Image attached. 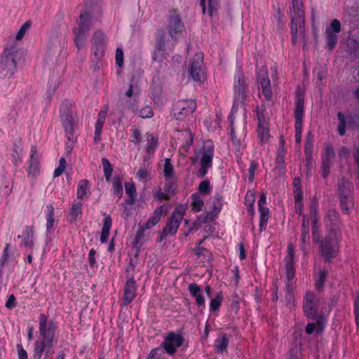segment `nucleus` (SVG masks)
I'll use <instances>...</instances> for the list:
<instances>
[{
	"instance_id": "f257e3e1",
	"label": "nucleus",
	"mask_w": 359,
	"mask_h": 359,
	"mask_svg": "<svg viewBox=\"0 0 359 359\" xmlns=\"http://www.w3.org/2000/svg\"><path fill=\"white\" fill-rule=\"evenodd\" d=\"M56 325L53 321L47 322L45 314L41 313L39 316V332L41 339H37L34 344V359H41L42 354L45 353V359L53 353V347L57 342L55 338Z\"/></svg>"
},
{
	"instance_id": "f03ea898",
	"label": "nucleus",
	"mask_w": 359,
	"mask_h": 359,
	"mask_svg": "<svg viewBox=\"0 0 359 359\" xmlns=\"http://www.w3.org/2000/svg\"><path fill=\"white\" fill-rule=\"evenodd\" d=\"M20 59V52L19 43L14 41L8 42L1 55V74L5 78L12 77L17 72V65Z\"/></svg>"
},
{
	"instance_id": "7ed1b4c3",
	"label": "nucleus",
	"mask_w": 359,
	"mask_h": 359,
	"mask_svg": "<svg viewBox=\"0 0 359 359\" xmlns=\"http://www.w3.org/2000/svg\"><path fill=\"white\" fill-rule=\"evenodd\" d=\"M291 15V32L293 43H296L297 39L298 31L304 38V11L303 10L302 0H292V7L290 8Z\"/></svg>"
},
{
	"instance_id": "20e7f679",
	"label": "nucleus",
	"mask_w": 359,
	"mask_h": 359,
	"mask_svg": "<svg viewBox=\"0 0 359 359\" xmlns=\"http://www.w3.org/2000/svg\"><path fill=\"white\" fill-rule=\"evenodd\" d=\"M78 27L73 30L74 34V43L78 49L83 47L86 39V35L92 25V16L88 12L80 14L78 20Z\"/></svg>"
},
{
	"instance_id": "39448f33",
	"label": "nucleus",
	"mask_w": 359,
	"mask_h": 359,
	"mask_svg": "<svg viewBox=\"0 0 359 359\" xmlns=\"http://www.w3.org/2000/svg\"><path fill=\"white\" fill-rule=\"evenodd\" d=\"M92 62L95 63V69H100L99 63L105 54L106 44L104 34L95 31L91 39Z\"/></svg>"
},
{
	"instance_id": "423d86ee",
	"label": "nucleus",
	"mask_w": 359,
	"mask_h": 359,
	"mask_svg": "<svg viewBox=\"0 0 359 359\" xmlns=\"http://www.w3.org/2000/svg\"><path fill=\"white\" fill-rule=\"evenodd\" d=\"M338 251V238L334 231H329L321 241L320 252L327 262L337 256Z\"/></svg>"
},
{
	"instance_id": "0eeeda50",
	"label": "nucleus",
	"mask_w": 359,
	"mask_h": 359,
	"mask_svg": "<svg viewBox=\"0 0 359 359\" xmlns=\"http://www.w3.org/2000/svg\"><path fill=\"white\" fill-rule=\"evenodd\" d=\"M196 109V102L194 100H180L173 105L172 114L176 120L184 121Z\"/></svg>"
},
{
	"instance_id": "6e6552de",
	"label": "nucleus",
	"mask_w": 359,
	"mask_h": 359,
	"mask_svg": "<svg viewBox=\"0 0 359 359\" xmlns=\"http://www.w3.org/2000/svg\"><path fill=\"white\" fill-rule=\"evenodd\" d=\"M189 76L195 82L202 83L206 75L203 64V55L201 53H196L189 67Z\"/></svg>"
},
{
	"instance_id": "1a4fd4ad",
	"label": "nucleus",
	"mask_w": 359,
	"mask_h": 359,
	"mask_svg": "<svg viewBox=\"0 0 359 359\" xmlns=\"http://www.w3.org/2000/svg\"><path fill=\"white\" fill-rule=\"evenodd\" d=\"M214 148V145L211 142H206L203 146L201 167L198 170L199 175L201 177H204L206 175L208 170L212 165Z\"/></svg>"
},
{
	"instance_id": "9d476101",
	"label": "nucleus",
	"mask_w": 359,
	"mask_h": 359,
	"mask_svg": "<svg viewBox=\"0 0 359 359\" xmlns=\"http://www.w3.org/2000/svg\"><path fill=\"white\" fill-rule=\"evenodd\" d=\"M184 343V338L180 334L170 332L164 339L161 346L165 352L172 355L175 353L177 348L180 347Z\"/></svg>"
},
{
	"instance_id": "9b49d317",
	"label": "nucleus",
	"mask_w": 359,
	"mask_h": 359,
	"mask_svg": "<svg viewBox=\"0 0 359 359\" xmlns=\"http://www.w3.org/2000/svg\"><path fill=\"white\" fill-rule=\"evenodd\" d=\"M304 314L309 318H314L318 310V299L311 292H307L303 301Z\"/></svg>"
},
{
	"instance_id": "f8f14e48",
	"label": "nucleus",
	"mask_w": 359,
	"mask_h": 359,
	"mask_svg": "<svg viewBox=\"0 0 359 359\" xmlns=\"http://www.w3.org/2000/svg\"><path fill=\"white\" fill-rule=\"evenodd\" d=\"M335 153L332 147L327 144L323 151L321 158V172L323 178H326L330 172V163L334 158Z\"/></svg>"
},
{
	"instance_id": "ddd939ff",
	"label": "nucleus",
	"mask_w": 359,
	"mask_h": 359,
	"mask_svg": "<svg viewBox=\"0 0 359 359\" xmlns=\"http://www.w3.org/2000/svg\"><path fill=\"white\" fill-rule=\"evenodd\" d=\"M184 29V23L182 22L181 18L178 15H174L170 18L168 31L172 39H177Z\"/></svg>"
},
{
	"instance_id": "4468645a",
	"label": "nucleus",
	"mask_w": 359,
	"mask_h": 359,
	"mask_svg": "<svg viewBox=\"0 0 359 359\" xmlns=\"http://www.w3.org/2000/svg\"><path fill=\"white\" fill-rule=\"evenodd\" d=\"M183 213L180 211L175 210L169 222L163 229V233L165 235H174L176 233L177 229L182 220Z\"/></svg>"
},
{
	"instance_id": "2eb2a0df",
	"label": "nucleus",
	"mask_w": 359,
	"mask_h": 359,
	"mask_svg": "<svg viewBox=\"0 0 359 359\" xmlns=\"http://www.w3.org/2000/svg\"><path fill=\"white\" fill-rule=\"evenodd\" d=\"M236 83H235V100L236 102H239L241 103H243V101L246 97L245 89L247 88V85L245 81L243 76L241 74H238L236 76Z\"/></svg>"
},
{
	"instance_id": "dca6fc26",
	"label": "nucleus",
	"mask_w": 359,
	"mask_h": 359,
	"mask_svg": "<svg viewBox=\"0 0 359 359\" xmlns=\"http://www.w3.org/2000/svg\"><path fill=\"white\" fill-rule=\"evenodd\" d=\"M136 292V282L133 278L128 279L125 285L123 304V306L129 304L135 298Z\"/></svg>"
},
{
	"instance_id": "f3484780",
	"label": "nucleus",
	"mask_w": 359,
	"mask_h": 359,
	"mask_svg": "<svg viewBox=\"0 0 359 359\" xmlns=\"http://www.w3.org/2000/svg\"><path fill=\"white\" fill-rule=\"evenodd\" d=\"M61 120L68 140L69 141L72 140L74 137V128L75 125V120L72 114L69 112L64 113L61 116Z\"/></svg>"
},
{
	"instance_id": "a211bd4d",
	"label": "nucleus",
	"mask_w": 359,
	"mask_h": 359,
	"mask_svg": "<svg viewBox=\"0 0 359 359\" xmlns=\"http://www.w3.org/2000/svg\"><path fill=\"white\" fill-rule=\"evenodd\" d=\"M325 222L327 226L330 228V231H334L337 234L340 224L339 213L335 210H329Z\"/></svg>"
},
{
	"instance_id": "6ab92c4d",
	"label": "nucleus",
	"mask_w": 359,
	"mask_h": 359,
	"mask_svg": "<svg viewBox=\"0 0 359 359\" xmlns=\"http://www.w3.org/2000/svg\"><path fill=\"white\" fill-rule=\"evenodd\" d=\"M39 158L40 156L37 151L36 147L35 146H32L31 147V156L29 160V166L28 169L29 175L34 176L39 173Z\"/></svg>"
},
{
	"instance_id": "aec40b11",
	"label": "nucleus",
	"mask_w": 359,
	"mask_h": 359,
	"mask_svg": "<svg viewBox=\"0 0 359 359\" xmlns=\"http://www.w3.org/2000/svg\"><path fill=\"white\" fill-rule=\"evenodd\" d=\"M229 119L231 121V140L233 143L239 144L241 140L245 136V131L243 125H240L237 128L233 126V115L229 116Z\"/></svg>"
},
{
	"instance_id": "412c9836",
	"label": "nucleus",
	"mask_w": 359,
	"mask_h": 359,
	"mask_svg": "<svg viewBox=\"0 0 359 359\" xmlns=\"http://www.w3.org/2000/svg\"><path fill=\"white\" fill-rule=\"evenodd\" d=\"M118 109L123 114L126 110H131L134 113H137V102L135 99L133 100H127L124 97H120L116 104Z\"/></svg>"
},
{
	"instance_id": "4be33fe9",
	"label": "nucleus",
	"mask_w": 359,
	"mask_h": 359,
	"mask_svg": "<svg viewBox=\"0 0 359 359\" xmlns=\"http://www.w3.org/2000/svg\"><path fill=\"white\" fill-rule=\"evenodd\" d=\"M337 194L339 198H343L353 195V186L345 179H341L338 182Z\"/></svg>"
},
{
	"instance_id": "5701e85b",
	"label": "nucleus",
	"mask_w": 359,
	"mask_h": 359,
	"mask_svg": "<svg viewBox=\"0 0 359 359\" xmlns=\"http://www.w3.org/2000/svg\"><path fill=\"white\" fill-rule=\"evenodd\" d=\"M262 114H258L257 118H258V137L262 142H267L270 135H269V131L266 126V123H265L264 120L262 119Z\"/></svg>"
},
{
	"instance_id": "b1692460",
	"label": "nucleus",
	"mask_w": 359,
	"mask_h": 359,
	"mask_svg": "<svg viewBox=\"0 0 359 359\" xmlns=\"http://www.w3.org/2000/svg\"><path fill=\"white\" fill-rule=\"evenodd\" d=\"M107 107L105 110H101L97 116V119L95 125V137L94 140L95 142L100 141V136L102 133V126L105 122L107 116Z\"/></svg>"
},
{
	"instance_id": "393cba45",
	"label": "nucleus",
	"mask_w": 359,
	"mask_h": 359,
	"mask_svg": "<svg viewBox=\"0 0 359 359\" xmlns=\"http://www.w3.org/2000/svg\"><path fill=\"white\" fill-rule=\"evenodd\" d=\"M33 229L31 226H26L21 236H18V238H22V244L32 248L34 246L33 243Z\"/></svg>"
},
{
	"instance_id": "a878e982",
	"label": "nucleus",
	"mask_w": 359,
	"mask_h": 359,
	"mask_svg": "<svg viewBox=\"0 0 359 359\" xmlns=\"http://www.w3.org/2000/svg\"><path fill=\"white\" fill-rule=\"evenodd\" d=\"M339 200L342 212L344 214H349L354 206L353 196L339 198Z\"/></svg>"
},
{
	"instance_id": "bb28decb",
	"label": "nucleus",
	"mask_w": 359,
	"mask_h": 359,
	"mask_svg": "<svg viewBox=\"0 0 359 359\" xmlns=\"http://www.w3.org/2000/svg\"><path fill=\"white\" fill-rule=\"evenodd\" d=\"M163 206L161 205V206L157 208L154 210L152 216L148 219V221L145 224L144 227L146 229H149L153 227L154 225H156L160 221L161 217L163 211Z\"/></svg>"
},
{
	"instance_id": "cd10ccee",
	"label": "nucleus",
	"mask_w": 359,
	"mask_h": 359,
	"mask_svg": "<svg viewBox=\"0 0 359 359\" xmlns=\"http://www.w3.org/2000/svg\"><path fill=\"white\" fill-rule=\"evenodd\" d=\"M163 206L161 205V206L157 208L154 210L152 216L148 219V221L145 224L144 227L146 229H149L153 227L154 225H156L160 221L161 217L163 211Z\"/></svg>"
},
{
	"instance_id": "c85d7f7f",
	"label": "nucleus",
	"mask_w": 359,
	"mask_h": 359,
	"mask_svg": "<svg viewBox=\"0 0 359 359\" xmlns=\"http://www.w3.org/2000/svg\"><path fill=\"white\" fill-rule=\"evenodd\" d=\"M267 68L262 67L258 73L257 79L262 88H271L270 80L267 75Z\"/></svg>"
},
{
	"instance_id": "c756f323",
	"label": "nucleus",
	"mask_w": 359,
	"mask_h": 359,
	"mask_svg": "<svg viewBox=\"0 0 359 359\" xmlns=\"http://www.w3.org/2000/svg\"><path fill=\"white\" fill-rule=\"evenodd\" d=\"M112 220L109 215L105 216L104 219V224L101 232L100 241L104 243H106L107 239L109 234V230L111 226Z\"/></svg>"
},
{
	"instance_id": "7c9ffc66",
	"label": "nucleus",
	"mask_w": 359,
	"mask_h": 359,
	"mask_svg": "<svg viewBox=\"0 0 359 359\" xmlns=\"http://www.w3.org/2000/svg\"><path fill=\"white\" fill-rule=\"evenodd\" d=\"M82 203L81 202H74L72 204V207L70 208L69 211V217H70V222H74L76 221L79 217L81 216L82 210H81Z\"/></svg>"
},
{
	"instance_id": "2f4dec72",
	"label": "nucleus",
	"mask_w": 359,
	"mask_h": 359,
	"mask_svg": "<svg viewBox=\"0 0 359 359\" xmlns=\"http://www.w3.org/2000/svg\"><path fill=\"white\" fill-rule=\"evenodd\" d=\"M327 47L333 50L338 41L337 33L325 29V32Z\"/></svg>"
},
{
	"instance_id": "473e14b6",
	"label": "nucleus",
	"mask_w": 359,
	"mask_h": 359,
	"mask_svg": "<svg viewBox=\"0 0 359 359\" xmlns=\"http://www.w3.org/2000/svg\"><path fill=\"white\" fill-rule=\"evenodd\" d=\"M88 194H90V185L88 181L86 180H81L78 186L77 198L79 199H82Z\"/></svg>"
},
{
	"instance_id": "72a5a7b5",
	"label": "nucleus",
	"mask_w": 359,
	"mask_h": 359,
	"mask_svg": "<svg viewBox=\"0 0 359 359\" xmlns=\"http://www.w3.org/2000/svg\"><path fill=\"white\" fill-rule=\"evenodd\" d=\"M260 212L259 229L263 231L266 229V224L269 219V208L264 206L259 208Z\"/></svg>"
},
{
	"instance_id": "f704fd0d",
	"label": "nucleus",
	"mask_w": 359,
	"mask_h": 359,
	"mask_svg": "<svg viewBox=\"0 0 359 359\" xmlns=\"http://www.w3.org/2000/svg\"><path fill=\"white\" fill-rule=\"evenodd\" d=\"M191 207L194 212H199L203 206V200L198 193H194L191 196Z\"/></svg>"
},
{
	"instance_id": "c9c22d12",
	"label": "nucleus",
	"mask_w": 359,
	"mask_h": 359,
	"mask_svg": "<svg viewBox=\"0 0 359 359\" xmlns=\"http://www.w3.org/2000/svg\"><path fill=\"white\" fill-rule=\"evenodd\" d=\"M222 208L221 203L217 201V204H213V210L207 212L205 215H202L203 217L206 220V222H209L215 220V219L217 217L219 212H220Z\"/></svg>"
},
{
	"instance_id": "e433bc0d",
	"label": "nucleus",
	"mask_w": 359,
	"mask_h": 359,
	"mask_svg": "<svg viewBox=\"0 0 359 359\" xmlns=\"http://www.w3.org/2000/svg\"><path fill=\"white\" fill-rule=\"evenodd\" d=\"M111 182L114 194H116L120 198L123 194V186L121 178L118 176H114L111 179Z\"/></svg>"
},
{
	"instance_id": "4c0bfd02",
	"label": "nucleus",
	"mask_w": 359,
	"mask_h": 359,
	"mask_svg": "<svg viewBox=\"0 0 359 359\" xmlns=\"http://www.w3.org/2000/svg\"><path fill=\"white\" fill-rule=\"evenodd\" d=\"M163 176L165 179H171L175 177L174 167L171 163L170 158H166L163 167Z\"/></svg>"
},
{
	"instance_id": "58836bf2",
	"label": "nucleus",
	"mask_w": 359,
	"mask_h": 359,
	"mask_svg": "<svg viewBox=\"0 0 359 359\" xmlns=\"http://www.w3.org/2000/svg\"><path fill=\"white\" fill-rule=\"evenodd\" d=\"M304 114V99L298 98L296 102L294 117L296 121L302 122V117Z\"/></svg>"
},
{
	"instance_id": "ea45409f",
	"label": "nucleus",
	"mask_w": 359,
	"mask_h": 359,
	"mask_svg": "<svg viewBox=\"0 0 359 359\" xmlns=\"http://www.w3.org/2000/svg\"><path fill=\"white\" fill-rule=\"evenodd\" d=\"M229 344V338L226 334H223L215 341V348L217 352L222 353L226 349Z\"/></svg>"
},
{
	"instance_id": "a19ab883",
	"label": "nucleus",
	"mask_w": 359,
	"mask_h": 359,
	"mask_svg": "<svg viewBox=\"0 0 359 359\" xmlns=\"http://www.w3.org/2000/svg\"><path fill=\"white\" fill-rule=\"evenodd\" d=\"M46 212H47V224L46 229L47 231H49L50 229L53 227V224L55 222L54 219V208L52 205H47L46 206Z\"/></svg>"
},
{
	"instance_id": "79ce46f5",
	"label": "nucleus",
	"mask_w": 359,
	"mask_h": 359,
	"mask_svg": "<svg viewBox=\"0 0 359 359\" xmlns=\"http://www.w3.org/2000/svg\"><path fill=\"white\" fill-rule=\"evenodd\" d=\"M165 48L155 46L152 60L155 62H162L165 59Z\"/></svg>"
},
{
	"instance_id": "37998d69",
	"label": "nucleus",
	"mask_w": 359,
	"mask_h": 359,
	"mask_svg": "<svg viewBox=\"0 0 359 359\" xmlns=\"http://www.w3.org/2000/svg\"><path fill=\"white\" fill-rule=\"evenodd\" d=\"M286 276L288 281L292 280L295 276L294 261L285 260Z\"/></svg>"
},
{
	"instance_id": "c03bdc74",
	"label": "nucleus",
	"mask_w": 359,
	"mask_h": 359,
	"mask_svg": "<svg viewBox=\"0 0 359 359\" xmlns=\"http://www.w3.org/2000/svg\"><path fill=\"white\" fill-rule=\"evenodd\" d=\"M102 163L104 168V173L106 178V180L109 182L111 180V176L112 174L113 168L111 164L109 161L108 159L103 158L102 159Z\"/></svg>"
},
{
	"instance_id": "a18cd8bd",
	"label": "nucleus",
	"mask_w": 359,
	"mask_h": 359,
	"mask_svg": "<svg viewBox=\"0 0 359 359\" xmlns=\"http://www.w3.org/2000/svg\"><path fill=\"white\" fill-rule=\"evenodd\" d=\"M293 189L294 198L302 199L303 194L301 189V180L299 177H295L293 180Z\"/></svg>"
},
{
	"instance_id": "49530a36",
	"label": "nucleus",
	"mask_w": 359,
	"mask_h": 359,
	"mask_svg": "<svg viewBox=\"0 0 359 359\" xmlns=\"http://www.w3.org/2000/svg\"><path fill=\"white\" fill-rule=\"evenodd\" d=\"M327 273L325 270H321L319 273L318 277L316 280V287L318 290H320L323 288L326 278H327Z\"/></svg>"
},
{
	"instance_id": "de8ad7c7",
	"label": "nucleus",
	"mask_w": 359,
	"mask_h": 359,
	"mask_svg": "<svg viewBox=\"0 0 359 359\" xmlns=\"http://www.w3.org/2000/svg\"><path fill=\"white\" fill-rule=\"evenodd\" d=\"M155 46L165 48V34L163 29L156 32Z\"/></svg>"
},
{
	"instance_id": "09e8293b",
	"label": "nucleus",
	"mask_w": 359,
	"mask_h": 359,
	"mask_svg": "<svg viewBox=\"0 0 359 359\" xmlns=\"http://www.w3.org/2000/svg\"><path fill=\"white\" fill-rule=\"evenodd\" d=\"M147 141V151L148 153L154 152L158 145V139L152 135H148Z\"/></svg>"
},
{
	"instance_id": "8fccbe9b",
	"label": "nucleus",
	"mask_w": 359,
	"mask_h": 359,
	"mask_svg": "<svg viewBox=\"0 0 359 359\" xmlns=\"http://www.w3.org/2000/svg\"><path fill=\"white\" fill-rule=\"evenodd\" d=\"M32 25L31 21L28 20L26 21L20 28L19 31L18 32L16 36H15V40L20 41L21 40L24 36L25 35L26 32L28 31V29L30 28Z\"/></svg>"
},
{
	"instance_id": "3c124183",
	"label": "nucleus",
	"mask_w": 359,
	"mask_h": 359,
	"mask_svg": "<svg viewBox=\"0 0 359 359\" xmlns=\"http://www.w3.org/2000/svg\"><path fill=\"white\" fill-rule=\"evenodd\" d=\"M337 117L339 121L338 125V133L340 135H344L346 133V120L345 116L341 112L337 114Z\"/></svg>"
},
{
	"instance_id": "603ef678",
	"label": "nucleus",
	"mask_w": 359,
	"mask_h": 359,
	"mask_svg": "<svg viewBox=\"0 0 359 359\" xmlns=\"http://www.w3.org/2000/svg\"><path fill=\"white\" fill-rule=\"evenodd\" d=\"M310 235L309 231H305L302 232V249L303 251H306L309 246Z\"/></svg>"
},
{
	"instance_id": "864d4df0",
	"label": "nucleus",
	"mask_w": 359,
	"mask_h": 359,
	"mask_svg": "<svg viewBox=\"0 0 359 359\" xmlns=\"http://www.w3.org/2000/svg\"><path fill=\"white\" fill-rule=\"evenodd\" d=\"M138 116L142 118H151L154 116V111L150 106H145L140 111L137 110Z\"/></svg>"
},
{
	"instance_id": "5fc2aeb1",
	"label": "nucleus",
	"mask_w": 359,
	"mask_h": 359,
	"mask_svg": "<svg viewBox=\"0 0 359 359\" xmlns=\"http://www.w3.org/2000/svg\"><path fill=\"white\" fill-rule=\"evenodd\" d=\"M131 142L135 144H138L142 140L141 131L137 128H133L131 129Z\"/></svg>"
},
{
	"instance_id": "6e6d98bb",
	"label": "nucleus",
	"mask_w": 359,
	"mask_h": 359,
	"mask_svg": "<svg viewBox=\"0 0 359 359\" xmlns=\"http://www.w3.org/2000/svg\"><path fill=\"white\" fill-rule=\"evenodd\" d=\"M163 351L161 348H156L151 351L148 359H163Z\"/></svg>"
},
{
	"instance_id": "4d7b16f0",
	"label": "nucleus",
	"mask_w": 359,
	"mask_h": 359,
	"mask_svg": "<svg viewBox=\"0 0 359 359\" xmlns=\"http://www.w3.org/2000/svg\"><path fill=\"white\" fill-rule=\"evenodd\" d=\"M326 29L339 34L341 32L340 21L337 19H334L333 20H332L330 26L327 27Z\"/></svg>"
},
{
	"instance_id": "13d9d810",
	"label": "nucleus",
	"mask_w": 359,
	"mask_h": 359,
	"mask_svg": "<svg viewBox=\"0 0 359 359\" xmlns=\"http://www.w3.org/2000/svg\"><path fill=\"white\" fill-rule=\"evenodd\" d=\"M222 294H218L217 297L212 299L210 302V308L212 311H217L219 309L222 302Z\"/></svg>"
},
{
	"instance_id": "bf43d9fd",
	"label": "nucleus",
	"mask_w": 359,
	"mask_h": 359,
	"mask_svg": "<svg viewBox=\"0 0 359 359\" xmlns=\"http://www.w3.org/2000/svg\"><path fill=\"white\" fill-rule=\"evenodd\" d=\"M286 150L283 146L280 147L278 156L276 158L277 164L280 166L283 165L285 163V155Z\"/></svg>"
},
{
	"instance_id": "052dcab7",
	"label": "nucleus",
	"mask_w": 359,
	"mask_h": 359,
	"mask_svg": "<svg viewBox=\"0 0 359 359\" xmlns=\"http://www.w3.org/2000/svg\"><path fill=\"white\" fill-rule=\"evenodd\" d=\"M219 7V0H208V13L210 16L213 15Z\"/></svg>"
},
{
	"instance_id": "680f3d73",
	"label": "nucleus",
	"mask_w": 359,
	"mask_h": 359,
	"mask_svg": "<svg viewBox=\"0 0 359 359\" xmlns=\"http://www.w3.org/2000/svg\"><path fill=\"white\" fill-rule=\"evenodd\" d=\"M136 176L139 180L147 181L150 179L149 172L144 168H140L136 173Z\"/></svg>"
},
{
	"instance_id": "e2e57ef3",
	"label": "nucleus",
	"mask_w": 359,
	"mask_h": 359,
	"mask_svg": "<svg viewBox=\"0 0 359 359\" xmlns=\"http://www.w3.org/2000/svg\"><path fill=\"white\" fill-rule=\"evenodd\" d=\"M126 193L129 197H136V189L133 183L127 182L125 184Z\"/></svg>"
},
{
	"instance_id": "0e129e2a",
	"label": "nucleus",
	"mask_w": 359,
	"mask_h": 359,
	"mask_svg": "<svg viewBox=\"0 0 359 359\" xmlns=\"http://www.w3.org/2000/svg\"><path fill=\"white\" fill-rule=\"evenodd\" d=\"M116 63L120 68L123 65V51L120 48L116 50Z\"/></svg>"
},
{
	"instance_id": "69168bd1",
	"label": "nucleus",
	"mask_w": 359,
	"mask_h": 359,
	"mask_svg": "<svg viewBox=\"0 0 359 359\" xmlns=\"http://www.w3.org/2000/svg\"><path fill=\"white\" fill-rule=\"evenodd\" d=\"M165 180L166 192L171 195L174 193L175 189V177L168 180L165 179Z\"/></svg>"
},
{
	"instance_id": "338daca9",
	"label": "nucleus",
	"mask_w": 359,
	"mask_h": 359,
	"mask_svg": "<svg viewBox=\"0 0 359 359\" xmlns=\"http://www.w3.org/2000/svg\"><path fill=\"white\" fill-rule=\"evenodd\" d=\"M354 314L357 325L359 327V294H357L354 300Z\"/></svg>"
},
{
	"instance_id": "774afa93",
	"label": "nucleus",
	"mask_w": 359,
	"mask_h": 359,
	"mask_svg": "<svg viewBox=\"0 0 359 359\" xmlns=\"http://www.w3.org/2000/svg\"><path fill=\"white\" fill-rule=\"evenodd\" d=\"M300 348L297 346H295L293 348H291L288 353V359H300Z\"/></svg>"
}]
</instances>
